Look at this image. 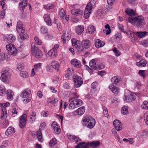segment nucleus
<instances>
[{
	"label": "nucleus",
	"mask_w": 148,
	"mask_h": 148,
	"mask_svg": "<svg viewBox=\"0 0 148 148\" xmlns=\"http://www.w3.org/2000/svg\"><path fill=\"white\" fill-rule=\"evenodd\" d=\"M83 125L90 129L92 128L95 125V121L91 117L86 116L84 117L82 120Z\"/></svg>",
	"instance_id": "obj_2"
},
{
	"label": "nucleus",
	"mask_w": 148,
	"mask_h": 148,
	"mask_svg": "<svg viewBox=\"0 0 148 148\" xmlns=\"http://www.w3.org/2000/svg\"><path fill=\"white\" fill-rule=\"evenodd\" d=\"M42 64L38 63L37 64H35L34 66V69L36 71H39L41 69Z\"/></svg>",
	"instance_id": "obj_47"
},
{
	"label": "nucleus",
	"mask_w": 148,
	"mask_h": 148,
	"mask_svg": "<svg viewBox=\"0 0 148 148\" xmlns=\"http://www.w3.org/2000/svg\"><path fill=\"white\" fill-rule=\"evenodd\" d=\"M4 37L6 40L9 43L13 42L16 40L15 36L12 34H7Z\"/></svg>",
	"instance_id": "obj_16"
},
{
	"label": "nucleus",
	"mask_w": 148,
	"mask_h": 148,
	"mask_svg": "<svg viewBox=\"0 0 148 148\" xmlns=\"http://www.w3.org/2000/svg\"><path fill=\"white\" fill-rule=\"evenodd\" d=\"M6 93L7 94V99L9 101L11 100L12 99L13 95V93L11 90H8L6 91Z\"/></svg>",
	"instance_id": "obj_32"
},
{
	"label": "nucleus",
	"mask_w": 148,
	"mask_h": 148,
	"mask_svg": "<svg viewBox=\"0 0 148 148\" xmlns=\"http://www.w3.org/2000/svg\"><path fill=\"white\" fill-rule=\"evenodd\" d=\"M41 32L43 34H45L47 32V29L45 27L42 26L41 28Z\"/></svg>",
	"instance_id": "obj_57"
},
{
	"label": "nucleus",
	"mask_w": 148,
	"mask_h": 148,
	"mask_svg": "<svg viewBox=\"0 0 148 148\" xmlns=\"http://www.w3.org/2000/svg\"><path fill=\"white\" fill-rule=\"evenodd\" d=\"M128 21L132 24L136 25L138 27L143 28L146 24L145 19L142 16L134 17L130 16L128 18Z\"/></svg>",
	"instance_id": "obj_1"
},
{
	"label": "nucleus",
	"mask_w": 148,
	"mask_h": 148,
	"mask_svg": "<svg viewBox=\"0 0 148 148\" xmlns=\"http://www.w3.org/2000/svg\"><path fill=\"white\" fill-rule=\"evenodd\" d=\"M74 81L75 86L76 88L80 86L83 83L81 77L79 76H75L74 78Z\"/></svg>",
	"instance_id": "obj_14"
},
{
	"label": "nucleus",
	"mask_w": 148,
	"mask_h": 148,
	"mask_svg": "<svg viewBox=\"0 0 148 148\" xmlns=\"http://www.w3.org/2000/svg\"><path fill=\"white\" fill-rule=\"evenodd\" d=\"M127 2L132 5H136L138 3L137 0H127Z\"/></svg>",
	"instance_id": "obj_51"
},
{
	"label": "nucleus",
	"mask_w": 148,
	"mask_h": 148,
	"mask_svg": "<svg viewBox=\"0 0 148 148\" xmlns=\"http://www.w3.org/2000/svg\"><path fill=\"white\" fill-rule=\"evenodd\" d=\"M144 119L145 123L148 125V113H145V114Z\"/></svg>",
	"instance_id": "obj_61"
},
{
	"label": "nucleus",
	"mask_w": 148,
	"mask_h": 148,
	"mask_svg": "<svg viewBox=\"0 0 148 148\" xmlns=\"http://www.w3.org/2000/svg\"><path fill=\"white\" fill-rule=\"evenodd\" d=\"M103 112L104 115L106 117H107L109 116L108 111L107 108H103Z\"/></svg>",
	"instance_id": "obj_58"
},
{
	"label": "nucleus",
	"mask_w": 148,
	"mask_h": 148,
	"mask_svg": "<svg viewBox=\"0 0 148 148\" xmlns=\"http://www.w3.org/2000/svg\"><path fill=\"white\" fill-rule=\"evenodd\" d=\"M71 38V33L69 30H66L65 33L63 34L61 38L64 43H65L66 41L70 39Z\"/></svg>",
	"instance_id": "obj_13"
},
{
	"label": "nucleus",
	"mask_w": 148,
	"mask_h": 148,
	"mask_svg": "<svg viewBox=\"0 0 148 148\" xmlns=\"http://www.w3.org/2000/svg\"><path fill=\"white\" fill-rule=\"evenodd\" d=\"M141 136L143 137H147L148 136V132L147 130H144L143 131Z\"/></svg>",
	"instance_id": "obj_55"
},
{
	"label": "nucleus",
	"mask_w": 148,
	"mask_h": 148,
	"mask_svg": "<svg viewBox=\"0 0 148 148\" xmlns=\"http://www.w3.org/2000/svg\"><path fill=\"white\" fill-rule=\"evenodd\" d=\"M46 125V123L45 122L42 123L40 125V129L42 130L45 128V126Z\"/></svg>",
	"instance_id": "obj_63"
},
{
	"label": "nucleus",
	"mask_w": 148,
	"mask_h": 148,
	"mask_svg": "<svg viewBox=\"0 0 148 148\" xmlns=\"http://www.w3.org/2000/svg\"><path fill=\"white\" fill-rule=\"evenodd\" d=\"M30 114L29 116V121L31 123H33L34 122L36 119V113L33 111H32L29 113Z\"/></svg>",
	"instance_id": "obj_20"
},
{
	"label": "nucleus",
	"mask_w": 148,
	"mask_h": 148,
	"mask_svg": "<svg viewBox=\"0 0 148 148\" xmlns=\"http://www.w3.org/2000/svg\"><path fill=\"white\" fill-rule=\"evenodd\" d=\"M3 106L1 107V119H6L7 116V110L5 108V107H8L10 106V103L8 102L2 104Z\"/></svg>",
	"instance_id": "obj_7"
},
{
	"label": "nucleus",
	"mask_w": 148,
	"mask_h": 148,
	"mask_svg": "<svg viewBox=\"0 0 148 148\" xmlns=\"http://www.w3.org/2000/svg\"><path fill=\"white\" fill-rule=\"evenodd\" d=\"M114 40L117 42H119L121 40V36L120 34H118L114 36Z\"/></svg>",
	"instance_id": "obj_46"
},
{
	"label": "nucleus",
	"mask_w": 148,
	"mask_h": 148,
	"mask_svg": "<svg viewBox=\"0 0 148 148\" xmlns=\"http://www.w3.org/2000/svg\"><path fill=\"white\" fill-rule=\"evenodd\" d=\"M113 124L115 128L118 131H120L122 129L123 125L121 122L118 120H114Z\"/></svg>",
	"instance_id": "obj_17"
},
{
	"label": "nucleus",
	"mask_w": 148,
	"mask_h": 148,
	"mask_svg": "<svg viewBox=\"0 0 148 148\" xmlns=\"http://www.w3.org/2000/svg\"><path fill=\"white\" fill-rule=\"evenodd\" d=\"M89 66L91 68L97 70L103 69L104 67V66H102L101 67L97 66L96 64L95 59H92L90 62Z\"/></svg>",
	"instance_id": "obj_10"
},
{
	"label": "nucleus",
	"mask_w": 148,
	"mask_h": 148,
	"mask_svg": "<svg viewBox=\"0 0 148 148\" xmlns=\"http://www.w3.org/2000/svg\"><path fill=\"white\" fill-rule=\"evenodd\" d=\"M71 63L73 65L77 68H79L82 66L81 62L76 59L71 60Z\"/></svg>",
	"instance_id": "obj_25"
},
{
	"label": "nucleus",
	"mask_w": 148,
	"mask_h": 148,
	"mask_svg": "<svg viewBox=\"0 0 148 148\" xmlns=\"http://www.w3.org/2000/svg\"><path fill=\"white\" fill-rule=\"evenodd\" d=\"M95 47L97 48L102 47L105 44L104 42L99 39H97L95 40Z\"/></svg>",
	"instance_id": "obj_28"
},
{
	"label": "nucleus",
	"mask_w": 148,
	"mask_h": 148,
	"mask_svg": "<svg viewBox=\"0 0 148 148\" xmlns=\"http://www.w3.org/2000/svg\"><path fill=\"white\" fill-rule=\"evenodd\" d=\"M119 27V30L121 31V32L125 33V31L124 29L123 28V25L121 24H118Z\"/></svg>",
	"instance_id": "obj_62"
},
{
	"label": "nucleus",
	"mask_w": 148,
	"mask_h": 148,
	"mask_svg": "<svg viewBox=\"0 0 148 148\" xmlns=\"http://www.w3.org/2000/svg\"><path fill=\"white\" fill-rule=\"evenodd\" d=\"M142 9L143 10L146 12H148V5L146 4L143 5L142 7Z\"/></svg>",
	"instance_id": "obj_59"
},
{
	"label": "nucleus",
	"mask_w": 148,
	"mask_h": 148,
	"mask_svg": "<svg viewBox=\"0 0 148 148\" xmlns=\"http://www.w3.org/2000/svg\"><path fill=\"white\" fill-rule=\"evenodd\" d=\"M96 3V1L94 0H90L86 6L84 12V17L85 18L89 17L91 14L93 6Z\"/></svg>",
	"instance_id": "obj_3"
},
{
	"label": "nucleus",
	"mask_w": 148,
	"mask_h": 148,
	"mask_svg": "<svg viewBox=\"0 0 148 148\" xmlns=\"http://www.w3.org/2000/svg\"><path fill=\"white\" fill-rule=\"evenodd\" d=\"M85 108L84 106H82L79 108L74 112L75 114L76 113L77 114L79 115H82L85 112Z\"/></svg>",
	"instance_id": "obj_29"
},
{
	"label": "nucleus",
	"mask_w": 148,
	"mask_h": 148,
	"mask_svg": "<svg viewBox=\"0 0 148 148\" xmlns=\"http://www.w3.org/2000/svg\"><path fill=\"white\" fill-rule=\"evenodd\" d=\"M24 67V64L21 63H19L17 66L16 70L18 71H21L23 69Z\"/></svg>",
	"instance_id": "obj_45"
},
{
	"label": "nucleus",
	"mask_w": 148,
	"mask_h": 148,
	"mask_svg": "<svg viewBox=\"0 0 148 148\" xmlns=\"http://www.w3.org/2000/svg\"><path fill=\"white\" fill-rule=\"evenodd\" d=\"M109 88L111 90L112 92L114 93L117 94L119 91V89L117 87L113 84H111L109 86Z\"/></svg>",
	"instance_id": "obj_31"
},
{
	"label": "nucleus",
	"mask_w": 148,
	"mask_h": 148,
	"mask_svg": "<svg viewBox=\"0 0 148 148\" xmlns=\"http://www.w3.org/2000/svg\"><path fill=\"white\" fill-rule=\"evenodd\" d=\"M97 85V84L96 82H94L91 84V88L92 89L91 90L92 91V90H93V91H95L96 90Z\"/></svg>",
	"instance_id": "obj_49"
},
{
	"label": "nucleus",
	"mask_w": 148,
	"mask_h": 148,
	"mask_svg": "<svg viewBox=\"0 0 148 148\" xmlns=\"http://www.w3.org/2000/svg\"><path fill=\"white\" fill-rule=\"evenodd\" d=\"M128 107L127 106L122 107L121 111L122 114L124 115L127 114L128 113Z\"/></svg>",
	"instance_id": "obj_44"
},
{
	"label": "nucleus",
	"mask_w": 148,
	"mask_h": 148,
	"mask_svg": "<svg viewBox=\"0 0 148 148\" xmlns=\"http://www.w3.org/2000/svg\"><path fill=\"white\" fill-rule=\"evenodd\" d=\"M57 143V140L55 138H53L49 142V145L50 146L55 145Z\"/></svg>",
	"instance_id": "obj_40"
},
{
	"label": "nucleus",
	"mask_w": 148,
	"mask_h": 148,
	"mask_svg": "<svg viewBox=\"0 0 148 148\" xmlns=\"http://www.w3.org/2000/svg\"><path fill=\"white\" fill-rule=\"evenodd\" d=\"M96 31L95 27L92 25H90L89 26L86 30V32L90 34H92Z\"/></svg>",
	"instance_id": "obj_33"
},
{
	"label": "nucleus",
	"mask_w": 148,
	"mask_h": 148,
	"mask_svg": "<svg viewBox=\"0 0 148 148\" xmlns=\"http://www.w3.org/2000/svg\"><path fill=\"white\" fill-rule=\"evenodd\" d=\"M120 80V78L118 77H114L112 79V82L114 84H116Z\"/></svg>",
	"instance_id": "obj_41"
},
{
	"label": "nucleus",
	"mask_w": 148,
	"mask_h": 148,
	"mask_svg": "<svg viewBox=\"0 0 148 148\" xmlns=\"http://www.w3.org/2000/svg\"><path fill=\"white\" fill-rule=\"evenodd\" d=\"M76 33L78 34H81L84 30L83 26L78 25L76 27Z\"/></svg>",
	"instance_id": "obj_37"
},
{
	"label": "nucleus",
	"mask_w": 148,
	"mask_h": 148,
	"mask_svg": "<svg viewBox=\"0 0 148 148\" xmlns=\"http://www.w3.org/2000/svg\"><path fill=\"white\" fill-rule=\"evenodd\" d=\"M34 40L35 42L38 45H40L42 44L41 40H40L37 36H35L34 38Z\"/></svg>",
	"instance_id": "obj_52"
},
{
	"label": "nucleus",
	"mask_w": 148,
	"mask_h": 148,
	"mask_svg": "<svg viewBox=\"0 0 148 148\" xmlns=\"http://www.w3.org/2000/svg\"><path fill=\"white\" fill-rule=\"evenodd\" d=\"M48 55L50 56L53 57L56 56V55L57 54V50H53V49H52L48 52Z\"/></svg>",
	"instance_id": "obj_39"
},
{
	"label": "nucleus",
	"mask_w": 148,
	"mask_h": 148,
	"mask_svg": "<svg viewBox=\"0 0 148 148\" xmlns=\"http://www.w3.org/2000/svg\"><path fill=\"white\" fill-rule=\"evenodd\" d=\"M91 45L90 42L89 40L86 39L83 40L81 42V45L84 49H87L89 48Z\"/></svg>",
	"instance_id": "obj_21"
},
{
	"label": "nucleus",
	"mask_w": 148,
	"mask_h": 148,
	"mask_svg": "<svg viewBox=\"0 0 148 148\" xmlns=\"http://www.w3.org/2000/svg\"><path fill=\"white\" fill-rule=\"evenodd\" d=\"M27 5V0H22L20 1L19 3L20 10L22 11L24 10L25 7Z\"/></svg>",
	"instance_id": "obj_26"
},
{
	"label": "nucleus",
	"mask_w": 148,
	"mask_h": 148,
	"mask_svg": "<svg viewBox=\"0 0 148 148\" xmlns=\"http://www.w3.org/2000/svg\"><path fill=\"white\" fill-rule=\"evenodd\" d=\"M72 45L74 48L76 49H80L81 48V43L79 40H76L74 39H71Z\"/></svg>",
	"instance_id": "obj_19"
},
{
	"label": "nucleus",
	"mask_w": 148,
	"mask_h": 148,
	"mask_svg": "<svg viewBox=\"0 0 148 148\" xmlns=\"http://www.w3.org/2000/svg\"><path fill=\"white\" fill-rule=\"evenodd\" d=\"M15 132V130L13 127H9L6 131L5 134L7 136H8L13 134Z\"/></svg>",
	"instance_id": "obj_30"
},
{
	"label": "nucleus",
	"mask_w": 148,
	"mask_h": 148,
	"mask_svg": "<svg viewBox=\"0 0 148 148\" xmlns=\"http://www.w3.org/2000/svg\"><path fill=\"white\" fill-rule=\"evenodd\" d=\"M52 126L56 134H59L60 133L61 130L60 126L56 122H53L52 123Z\"/></svg>",
	"instance_id": "obj_18"
},
{
	"label": "nucleus",
	"mask_w": 148,
	"mask_h": 148,
	"mask_svg": "<svg viewBox=\"0 0 148 148\" xmlns=\"http://www.w3.org/2000/svg\"><path fill=\"white\" fill-rule=\"evenodd\" d=\"M147 62L144 59L141 60L139 62L136 63V65L138 67H145L146 66Z\"/></svg>",
	"instance_id": "obj_36"
},
{
	"label": "nucleus",
	"mask_w": 148,
	"mask_h": 148,
	"mask_svg": "<svg viewBox=\"0 0 148 148\" xmlns=\"http://www.w3.org/2000/svg\"><path fill=\"white\" fill-rule=\"evenodd\" d=\"M125 12L127 14L130 16H131L132 15H134L135 14V13L133 11V10L132 9H127L125 10Z\"/></svg>",
	"instance_id": "obj_53"
},
{
	"label": "nucleus",
	"mask_w": 148,
	"mask_h": 148,
	"mask_svg": "<svg viewBox=\"0 0 148 148\" xmlns=\"http://www.w3.org/2000/svg\"><path fill=\"white\" fill-rule=\"evenodd\" d=\"M43 18L45 21L47 25L48 26H51L52 25V22L51 21L49 14H45L43 16Z\"/></svg>",
	"instance_id": "obj_24"
},
{
	"label": "nucleus",
	"mask_w": 148,
	"mask_h": 148,
	"mask_svg": "<svg viewBox=\"0 0 148 148\" xmlns=\"http://www.w3.org/2000/svg\"><path fill=\"white\" fill-rule=\"evenodd\" d=\"M82 101L79 99H74L70 103L69 108L71 109H74L81 106L82 104Z\"/></svg>",
	"instance_id": "obj_5"
},
{
	"label": "nucleus",
	"mask_w": 148,
	"mask_h": 148,
	"mask_svg": "<svg viewBox=\"0 0 148 148\" xmlns=\"http://www.w3.org/2000/svg\"><path fill=\"white\" fill-rule=\"evenodd\" d=\"M63 86L65 89H69L70 88L69 84L67 82H66L64 84Z\"/></svg>",
	"instance_id": "obj_64"
},
{
	"label": "nucleus",
	"mask_w": 148,
	"mask_h": 148,
	"mask_svg": "<svg viewBox=\"0 0 148 148\" xmlns=\"http://www.w3.org/2000/svg\"><path fill=\"white\" fill-rule=\"evenodd\" d=\"M117 1V0H108L107 3L109 5H112L116 3Z\"/></svg>",
	"instance_id": "obj_54"
},
{
	"label": "nucleus",
	"mask_w": 148,
	"mask_h": 148,
	"mask_svg": "<svg viewBox=\"0 0 148 148\" xmlns=\"http://www.w3.org/2000/svg\"><path fill=\"white\" fill-rule=\"evenodd\" d=\"M148 32H137L136 33L137 35L140 38L145 36Z\"/></svg>",
	"instance_id": "obj_42"
},
{
	"label": "nucleus",
	"mask_w": 148,
	"mask_h": 148,
	"mask_svg": "<svg viewBox=\"0 0 148 148\" xmlns=\"http://www.w3.org/2000/svg\"><path fill=\"white\" fill-rule=\"evenodd\" d=\"M51 65L53 68L56 70H58L59 68L60 64L56 61H53L52 62Z\"/></svg>",
	"instance_id": "obj_38"
},
{
	"label": "nucleus",
	"mask_w": 148,
	"mask_h": 148,
	"mask_svg": "<svg viewBox=\"0 0 148 148\" xmlns=\"http://www.w3.org/2000/svg\"><path fill=\"white\" fill-rule=\"evenodd\" d=\"M100 144L99 142L98 141H93L92 142H88L87 145L88 146L92 147H96Z\"/></svg>",
	"instance_id": "obj_27"
},
{
	"label": "nucleus",
	"mask_w": 148,
	"mask_h": 148,
	"mask_svg": "<svg viewBox=\"0 0 148 148\" xmlns=\"http://www.w3.org/2000/svg\"><path fill=\"white\" fill-rule=\"evenodd\" d=\"M20 75L23 78H26L28 77V73L26 71H21L20 73Z\"/></svg>",
	"instance_id": "obj_48"
},
{
	"label": "nucleus",
	"mask_w": 148,
	"mask_h": 148,
	"mask_svg": "<svg viewBox=\"0 0 148 148\" xmlns=\"http://www.w3.org/2000/svg\"><path fill=\"white\" fill-rule=\"evenodd\" d=\"M72 139L75 141L76 142H78L81 141V140L79 137L75 136H72Z\"/></svg>",
	"instance_id": "obj_60"
},
{
	"label": "nucleus",
	"mask_w": 148,
	"mask_h": 148,
	"mask_svg": "<svg viewBox=\"0 0 148 148\" xmlns=\"http://www.w3.org/2000/svg\"><path fill=\"white\" fill-rule=\"evenodd\" d=\"M16 30L19 34L25 33V32L24 26L22 22L20 21H18L17 23Z\"/></svg>",
	"instance_id": "obj_9"
},
{
	"label": "nucleus",
	"mask_w": 148,
	"mask_h": 148,
	"mask_svg": "<svg viewBox=\"0 0 148 148\" xmlns=\"http://www.w3.org/2000/svg\"><path fill=\"white\" fill-rule=\"evenodd\" d=\"M41 114L43 117H47L49 115L48 112L43 111L41 112Z\"/></svg>",
	"instance_id": "obj_56"
},
{
	"label": "nucleus",
	"mask_w": 148,
	"mask_h": 148,
	"mask_svg": "<svg viewBox=\"0 0 148 148\" xmlns=\"http://www.w3.org/2000/svg\"><path fill=\"white\" fill-rule=\"evenodd\" d=\"M71 13L73 15L78 16L83 14V12L81 9L74 8L71 10Z\"/></svg>",
	"instance_id": "obj_22"
},
{
	"label": "nucleus",
	"mask_w": 148,
	"mask_h": 148,
	"mask_svg": "<svg viewBox=\"0 0 148 148\" xmlns=\"http://www.w3.org/2000/svg\"><path fill=\"white\" fill-rule=\"evenodd\" d=\"M31 91L30 89L26 88L23 90L21 95V97L24 98L28 97L30 95Z\"/></svg>",
	"instance_id": "obj_23"
},
{
	"label": "nucleus",
	"mask_w": 148,
	"mask_h": 148,
	"mask_svg": "<svg viewBox=\"0 0 148 148\" xmlns=\"http://www.w3.org/2000/svg\"><path fill=\"white\" fill-rule=\"evenodd\" d=\"M19 36H20L21 39L22 40H24L28 38V36L25 33H21L19 34Z\"/></svg>",
	"instance_id": "obj_43"
},
{
	"label": "nucleus",
	"mask_w": 148,
	"mask_h": 148,
	"mask_svg": "<svg viewBox=\"0 0 148 148\" xmlns=\"http://www.w3.org/2000/svg\"><path fill=\"white\" fill-rule=\"evenodd\" d=\"M27 116L26 114H23L19 119V126L21 128H23L26 123Z\"/></svg>",
	"instance_id": "obj_12"
},
{
	"label": "nucleus",
	"mask_w": 148,
	"mask_h": 148,
	"mask_svg": "<svg viewBox=\"0 0 148 148\" xmlns=\"http://www.w3.org/2000/svg\"><path fill=\"white\" fill-rule=\"evenodd\" d=\"M9 71L7 70L3 71L0 73V79L3 82H7L9 78Z\"/></svg>",
	"instance_id": "obj_6"
},
{
	"label": "nucleus",
	"mask_w": 148,
	"mask_h": 148,
	"mask_svg": "<svg viewBox=\"0 0 148 148\" xmlns=\"http://www.w3.org/2000/svg\"><path fill=\"white\" fill-rule=\"evenodd\" d=\"M66 12L65 10L63 9H62L59 12V17L60 19H65L66 21H68L69 19V16L68 15H66Z\"/></svg>",
	"instance_id": "obj_15"
},
{
	"label": "nucleus",
	"mask_w": 148,
	"mask_h": 148,
	"mask_svg": "<svg viewBox=\"0 0 148 148\" xmlns=\"http://www.w3.org/2000/svg\"><path fill=\"white\" fill-rule=\"evenodd\" d=\"M6 92V89L4 86L1 84H0V95L4 96Z\"/></svg>",
	"instance_id": "obj_34"
},
{
	"label": "nucleus",
	"mask_w": 148,
	"mask_h": 148,
	"mask_svg": "<svg viewBox=\"0 0 148 148\" xmlns=\"http://www.w3.org/2000/svg\"><path fill=\"white\" fill-rule=\"evenodd\" d=\"M6 49L12 55H15L17 53V50L14 45H7L6 46Z\"/></svg>",
	"instance_id": "obj_8"
},
{
	"label": "nucleus",
	"mask_w": 148,
	"mask_h": 148,
	"mask_svg": "<svg viewBox=\"0 0 148 148\" xmlns=\"http://www.w3.org/2000/svg\"><path fill=\"white\" fill-rule=\"evenodd\" d=\"M31 52L33 55L36 58H41L42 56V52L34 45L32 46Z\"/></svg>",
	"instance_id": "obj_4"
},
{
	"label": "nucleus",
	"mask_w": 148,
	"mask_h": 148,
	"mask_svg": "<svg viewBox=\"0 0 148 148\" xmlns=\"http://www.w3.org/2000/svg\"><path fill=\"white\" fill-rule=\"evenodd\" d=\"M136 95L134 93H131L128 95L125 94L123 99L127 102H130L134 101L136 99Z\"/></svg>",
	"instance_id": "obj_11"
},
{
	"label": "nucleus",
	"mask_w": 148,
	"mask_h": 148,
	"mask_svg": "<svg viewBox=\"0 0 148 148\" xmlns=\"http://www.w3.org/2000/svg\"><path fill=\"white\" fill-rule=\"evenodd\" d=\"M75 148H89L88 145L87 144H86L85 142H82L79 143L77 144Z\"/></svg>",
	"instance_id": "obj_35"
},
{
	"label": "nucleus",
	"mask_w": 148,
	"mask_h": 148,
	"mask_svg": "<svg viewBox=\"0 0 148 148\" xmlns=\"http://www.w3.org/2000/svg\"><path fill=\"white\" fill-rule=\"evenodd\" d=\"M54 5L49 3L47 4L46 5H44L45 8L47 10L52 9L54 8Z\"/></svg>",
	"instance_id": "obj_50"
}]
</instances>
